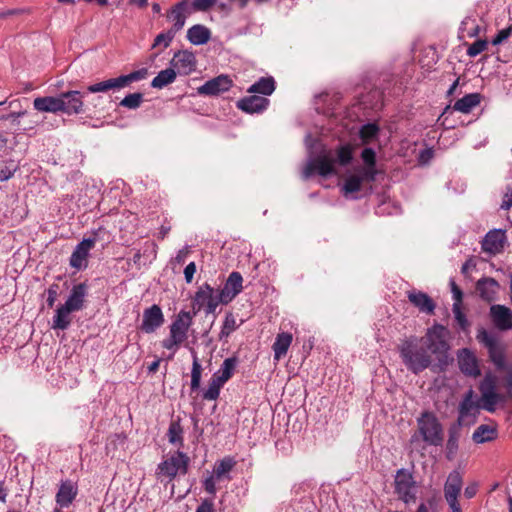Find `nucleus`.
<instances>
[{
    "mask_svg": "<svg viewBox=\"0 0 512 512\" xmlns=\"http://www.w3.org/2000/svg\"><path fill=\"white\" fill-rule=\"evenodd\" d=\"M19 169V164L13 159H7L0 163V181L12 178Z\"/></svg>",
    "mask_w": 512,
    "mask_h": 512,
    "instance_id": "obj_43",
    "label": "nucleus"
},
{
    "mask_svg": "<svg viewBox=\"0 0 512 512\" xmlns=\"http://www.w3.org/2000/svg\"><path fill=\"white\" fill-rule=\"evenodd\" d=\"M238 328L236 319L232 313H227L220 331V338L228 337Z\"/></svg>",
    "mask_w": 512,
    "mask_h": 512,
    "instance_id": "obj_46",
    "label": "nucleus"
},
{
    "mask_svg": "<svg viewBox=\"0 0 512 512\" xmlns=\"http://www.w3.org/2000/svg\"><path fill=\"white\" fill-rule=\"evenodd\" d=\"M512 35V29L510 27L506 28V29H502L498 32V34L493 38V40L491 41V43L493 45H499L501 44L503 41H505L509 36Z\"/></svg>",
    "mask_w": 512,
    "mask_h": 512,
    "instance_id": "obj_55",
    "label": "nucleus"
},
{
    "mask_svg": "<svg viewBox=\"0 0 512 512\" xmlns=\"http://www.w3.org/2000/svg\"><path fill=\"white\" fill-rule=\"evenodd\" d=\"M195 512H215L213 499L205 498L197 506Z\"/></svg>",
    "mask_w": 512,
    "mask_h": 512,
    "instance_id": "obj_54",
    "label": "nucleus"
},
{
    "mask_svg": "<svg viewBox=\"0 0 512 512\" xmlns=\"http://www.w3.org/2000/svg\"><path fill=\"white\" fill-rule=\"evenodd\" d=\"M195 272H196V265H195L194 262L189 263L185 267V269H184V276H185V280H186V282L188 284L191 283Z\"/></svg>",
    "mask_w": 512,
    "mask_h": 512,
    "instance_id": "obj_60",
    "label": "nucleus"
},
{
    "mask_svg": "<svg viewBox=\"0 0 512 512\" xmlns=\"http://www.w3.org/2000/svg\"><path fill=\"white\" fill-rule=\"evenodd\" d=\"M232 86V80L227 75L217 76L197 88L200 95L216 96L228 91Z\"/></svg>",
    "mask_w": 512,
    "mask_h": 512,
    "instance_id": "obj_17",
    "label": "nucleus"
},
{
    "mask_svg": "<svg viewBox=\"0 0 512 512\" xmlns=\"http://www.w3.org/2000/svg\"><path fill=\"white\" fill-rule=\"evenodd\" d=\"M477 340L487 349L490 361L499 371L506 369V344L494 332L484 328L478 330Z\"/></svg>",
    "mask_w": 512,
    "mask_h": 512,
    "instance_id": "obj_5",
    "label": "nucleus"
},
{
    "mask_svg": "<svg viewBox=\"0 0 512 512\" xmlns=\"http://www.w3.org/2000/svg\"><path fill=\"white\" fill-rule=\"evenodd\" d=\"M512 206V186L506 187V192L503 197L501 208L508 210Z\"/></svg>",
    "mask_w": 512,
    "mask_h": 512,
    "instance_id": "obj_59",
    "label": "nucleus"
},
{
    "mask_svg": "<svg viewBox=\"0 0 512 512\" xmlns=\"http://www.w3.org/2000/svg\"><path fill=\"white\" fill-rule=\"evenodd\" d=\"M175 35L176 34L170 29L166 32L158 34L154 39L152 47L155 48L157 46L163 45V48H167L174 39Z\"/></svg>",
    "mask_w": 512,
    "mask_h": 512,
    "instance_id": "obj_47",
    "label": "nucleus"
},
{
    "mask_svg": "<svg viewBox=\"0 0 512 512\" xmlns=\"http://www.w3.org/2000/svg\"><path fill=\"white\" fill-rule=\"evenodd\" d=\"M293 336L289 332H281L277 334L276 339L272 345L274 352V359L279 361L287 354V351L292 343Z\"/></svg>",
    "mask_w": 512,
    "mask_h": 512,
    "instance_id": "obj_29",
    "label": "nucleus"
},
{
    "mask_svg": "<svg viewBox=\"0 0 512 512\" xmlns=\"http://www.w3.org/2000/svg\"><path fill=\"white\" fill-rule=\"evenodd\" d=\"M177 72L172 68L164 69L160 71L156 77L151 82V86L153 88L162 89L165 86L173 83L176 79Z\"/></svg>",
    "mask_w": 512,
    "mask_h": 512,
    "instance_id": "obj_39",
    "label": "nucleus"
},
{
    "mask_svg": "<svg viewBox=\"0 0 512 512\" xmlns=\"http://www.w3.org/2000/svg\"><path fill=\"white\" fill-rule=\"evenodd\" d=\"M78 494V485L72 480H63L60 482L55 501L60 508L69 507Z\"/></svg>",
    "mask_w": 512,
    "mask_h": 512,
    "instance_id": "obj_19",
    "label": "nucleus"
},
{
    "mask_svg": "<svg viewBox=\"0 0 512 512\" xmlns=\"http://www.w3.org/2000/svg\"><path fill=\"white\" fill-rule=\"evenodd\" d=\"M85 290H72L70 296L64 304H61L56 310L52 319V329L66 330L72 323L71 314L81 311L85 307Z\"/></svg>",
    "mask_w": 512,
    "mask_h": 512,
    "instance_id": "obj_3",
    "label": "nucleus"
},
{
    "mask_svg": "<svg viewBox=\"0 0 512 512\" xmlns=\"http://www.w3.org/2000/svg\"><path fill=\"white\" fill-rule=\"evenodd\" d=\"M394 482L395 492L400 500L406 504L416 501L415 482L411 473L405 469L398 470Z\"/></svg>",
    "mask_w": 512,
    "mask_h": 512,
    "instance_id": "obj_10",
    "label": "nucleus"
},
{
    "mask_svg": "<svg viewBox=\"0 0 512 512\" xmlns=\"http://www.w3.org/2000/svg\"><path fill=\"white\" fill-rule=\"evenodd\" d=\"M182 342L184 341L180 337H173L170 334L167 339L162 341V347L168 350H175Z\"/></svg>",
    "mask_w": 512,
    "mask_h": 512,
    "instance_id": "obj_53",
    "label": "nucleus"
},
{
    "mask_svg": "<svg viewBox=\"0 0 512 512\" xmlns=\"http://www.w3.org/2000/svg\"><path fill=\"white\" fill-rule=\"evenodd\" d=\"M192 324V315L187 311H180L170 325V334L180 337L183 341L187 338V332Z\"/></svg>",
    "mask_w": 512,
    "mask_h": 512,
    "instance_id": "obj_24",
    "label": "nucleus"
},
{
    "mask_svg": "<svg viewBox=\"0 0 512 512\" xmlns=\"http://www.w3.org/2000/svg\"><path fill=\"white\" fill-rule=\"evenodd\" d=\"M379 133V126L375 123H368L361 127L359 135L363 143L367 144Z\"/></svg>",
    "mask_w": 512,
    "mask_h": 512,
    "instance_id": "obj_44",
    "label": "nucleus"
},
{
    "mask_svg": "<svg viewBox=\"0 0 512 512\" xmlns=\"http://www.w3.org/2000/svg\"><path fill=\"white\" fill-rule=\"evenodd\" d=\"M125 440L126 437L124 435L119 433L113 434L109 437L106 448L109 450L110 447L113 446V449H115L118 443L123 445L125 443Z\"/></svg>",
    "mask_w": 512,
    "mask_h": 512,
    "instance_id": "obj_57",
    "label": "nucleus"
},
{
    "mask_svg": "<svg viewBox=\"0 0 512 512\" xmlns=\"http://www.w3.org/2000/svg\"><path fill=\"white\" fill-rule=\"evenodd\" d=\"M445 500L447 501L451 510L461 508L460 503L458 501V497H448L445 498Z\"/></svg>",
    "mask_w": 512,
    "mask_h": 512,
    "instance_id": "obj_64",
    "label": "nucleus"
},
{
    "mask_svg": "<svg viewBox=\"0 0 512 512\" xmlns=\"http://www.w3.org/2000/svg\"><path fill=\"white\" fill-rule=\"evenodd\" d=\"M447 336L448 330L443 325L435 324L427 330L425 337H422L428 352L437 355L440 361L447 358L450 349Z\"/></svg>",
    "mask_w": 512,
    "mask_h": 512,
    "instance_id": "obj_8",
    "label": "nucleus"
},
{
    "mask_svg": "<svg viewBox=\"0 0 512 512\" xmlns=\"http://www.w3.org/2000/svg\"><path fill=\"white\" fill-rule=\"evenodd\" d=\"M337 159L343 166L350 163L352 160V149L349 145L341 146L337 150Z\"/></svg>",
    "mask_w": 512,
    "mask_h": 512,
    "instance_id": "obj_49",
    "label": "nucleus"
},
{
    "mask_svg": "<svg viewBox=\"0 0 512 512\" xmlns=\"http://www.w3.org/2000/svg\"><path fill=\"white\" fill-rule=\"evenodd\" d=\"M505 232L501 229L489 231L482 241V249L490 254H498L504 249Z\"/></svg>",
    "mask_w": 512,
    "mask_h": 512,
    "instance_id": "obj_20",
    "label": "nucleus"
},
{
    "mask_svg": "<svg viewBox=\"0 0 512 512\" xmlns=\"http://www.w3.org/2000/svg\"><path fill=\"white\" fill-rule=\"evenodd\" d=\"M218 297H221L222 304H228L232 301L242 290H215Z\"/></svg>",
    "mask_w": 512,
    "mask_h": 512,
    "instance_id": "obj_52",
    "label": "nucleus"
},
{
    "mask_svg": "<svg viewBox=\"0 0 512 512\" xmlns=\"http://www.w3.org/2000/svg\"><path fill=\"white\" fill-rule=\"evenodd\" d=\"M463 486V477L458 470L449 473L444 484V497H458Z\"/></svg>",
    "mask_w": 512,
    "mask_h": 512,
    "instance_id": "obj_26",
    "label": "nucleus"
},
{
    "mask_svg": "<svg viewBox=\"0 0 512 512\" xmlns=\"http://www.w3.org/2000/svg\"><path fill=\"white\" fill-rule=\"evenodd\" d=\"M147 76V68H141L126 75H120L116 78H109L104 81L89 85L87 87V91L90 93H105L111 90L118 91L129 86L133 82L145 79Z\"/></svg>",
    "mask_w": 512,
    "mask_h": 512,
    "instance_id": "obj_7",
    "label": "nucleus"
},
{
    "mask_svg": "<svg viewBox=\"0 0 512 512\" xmlns=\"http://www.w3.org/2000/svg\"><path fill=\"white\" fill-rule=\"evenodd\" d=\"M361 158L365 163V167L359 169L364 172V177L367 178L368 182H373L376 179V153L372 148H365L361 153Z\"/></svg>",
    "mask_w": 512,
    "mask_h": 512,
    "instance_id": "obj_27",
    "label": "nucleus"
},
{
    "mask_svg": "<svg viewBox=\"0 0 512 512\" xmlns=\"http://www.w3.org/2000/svg\"><path fill=\"white\" fill-rule=\"evenodd\" d=\"M57 300V290H48L47 306L52 308Z\"/></svg>",
    "mask_w": 512,
    "mask_h": 512,
    "instance_id": "obj_63",
    "label": "nucleus"
},
{
    "mask_svg": "<svg viewBox=\"0 0 512 512\" xmlns=\"http://www.w3.org/2000/svg\"><path fill=\"white\" fill-rule=\"evenodd\" d=\"M184 430L181 425V418L177 417L176 419H172L169 428L167 431V437L170 444L178 446V448H182L184 446Z\"/></svg>",
    "mask_w": 512,
    "mask_h": 512,
    "instance_id": "obj_32",
    "label": "nucleus"
},
{
    "mask_svg": "<svg viewBox=\"0 0 512 512\" xmlns=\"http://www.w3.org/2000/svg\"><path fill=\"white\" fill-rule=\"evenodd\" d=\"M96 241V237L85 238L79 244H77L71 254L69 261L72 268L81 270L87 267L89 252L94 248Z\"/></svg>",
    "mask_w": 512,
    "mask_h": 512,
    "instance_id": "obj_13",
    "label": "nucleus"
},
{
    "mask_svg": "<svg viewBox=\"0 0 512 512\" xmlns=\"http://www.w3.org/2000/svg\"><path fill=\"white\" fill-rule=\"evenodd\" d=\"M238 364L237 357L226 358L215 373L226 382L233 376Z\"/></svg>",
    "mask_w": 512,
    "mask_h": 512,
    "instance_id": "obj_42",
    "label": "nucleus"
},
{
    "mask_svg": "<svg viewBox=\"0 0 512 512\" xmlns=\"http://www.w3.org/2000/svg\"><path fill=\"white\" fill-rule=\"evenodd\" d=\"M400 358L406 368L413 374H419L432 363V358L423 344V338L411 336L398 346Z\"/></svg>",
    "mask_w": 512,
    "mask_h": 512,
    "instance_id": "obj_1",
    "label": "nucleus"
},
{
    "mask_svg": "<svg viewBox=\"0 0 512 512\" xmlns=\"http://www.w3.org/2000/svg\"><path fill=\"white\" fill-rule=\"evenodd\" d=\"M215 290H197L194 297V309H204L206 314H213L216 308L222 304L221 297L214 294Z\"/></svg>",
    "mask_w": 512,
    "mask_h": 512,
    "instance_id": "obj_14",
    "label": "nucleus"
},
{
    "mask_svg": "<svg viewBox=\"0 0 512 512\" xmlns=\"http://www.w3.org/2000/svg\"><path fill=\"white\" fill-rule=\"evenodd\" d=\"M503 385L506 389L505 394L497 392V379L492 373H486L479 384L481 394V407L488 412H494L500 402H506L512 399V369L503 379Z\"/></svg>",
    "mask_w": 512,
    "mask_h": 512,
    "instance_id": "obj_2",
    "label": "nucleus"
},
{
    "mask_svg": "<svg viewBox=\"0 0 512 512\" xmlns=\"http://www.w3.org/2000/svg\"><path fill=\"white\" fill-rule=\"evenodd\" d=\"M143 102V94L140 92L126 95L119 103L120 106L128 109H137Z\"/></svg>",
    "mask_w": 512,
    "mask_h": 512,
    "instance_id": "obj_45",
    "label": "nucleus"
},
{
    "mask_svg": "<svg viewBox=\"0 0 512 512\" xmlns=\"http://www.w3.org/2000/svg\"><path fill=\"white\" fill-rule=\"evenodd\" d=\"M481 102V95L479 93H470L457 100L453 105V110L467 114L472 111L473 108L478 106Z\"/></svg>",
    "mask_w": 512,
    "mask_h": 512,
    "instance_id": "obj_33",
    "label": "nucleus"
},
{
    "mask_svg": "<svg viewBox=\"0 0 512 512\" xmlns=\"http://www.w3.org/2000/svg\"><path fill=\"white\" fill-rule=\"evenodd\" d=\"M458 365L460 371L470 377H478L481 374L478 359L468 348H463L458 352Z\"/></svg>",
    "mask_w": 512,
    "mask_h": 512,
    "instance_id": "obj_16",
    "label": "nucleus"
},
{
    "mask_svg": "<svg viewBox=\"0 0 512 512\" xmlns=\"http://www.w3.org/2000/svg\"><path fill=\"white\" fill-rule=\"evenodd\" d=\"M478 408L479 406L473 400V391L469 390L459 404V415L456 422H460L463 425L464 419L475 415Z\"/></svg>",
    "mask_w": 512,
    "mask_h": 512,
    "instance_id": "obj_30",
    "label": "nucleus"
},
{
    "mask_svg": "<svg viewBox=\"0 0 512 512\" xmlns=\"http://www.w3.org/2000/svg\"><path fill=\"white\" fill-rule=\"evenodd\" d=\"M164 323V316L161 308L154 304L143 312V319L140 329L145 333L155 332Z\"/></svg>",
    "mask_w": 512,
    "mask_h": 512,
    "instance_id": "obj_18",
    "label": "nucleus"
},
{
    "mask_svg": "<svg viewBox=\"0 0 512 512\" xmlns=\"http://www.w3.org/2000/svg\"><path fill=\"white\" fill-rule=\"evenodd\" d=\"M217 0H190L191 12L201 11L206 12L211 9Z\"/></svg>",
    "mask_w": 512,
    "mask_h": 512,
    "instance_id": "obj_48",
    "label": "nucleus"
},
{
    "mask_svg": "<svg viewBox=\"0 0 512 512\" xmlns=\"http://www.w3.org/2000/svg\"><path fill=\"white\" fill-rule=\"evenodd\" d=\"M335 159L330 153H324L310 160L303 170V178L308 179L314 173L322 177L336 174Z\"/></svg>",
    "mask_w": 512,
    "mask_h": 512,
    "instance_id": "obj_9",
    "label": "nucleus"
},
{
    "mask_svg": "<svg viewBox=\"0 0 512 512\" xmlns=\"http://www.w3.org/2000/svg\"><path fill=\"white\" fill-rule=\"evenodd\" d=\"M477 492H478V483L472 482L466 486V488L464 490V496L468 499H471L476 496Z\"/></svg>",
    "mask_w": 512,
    "mask_h": 512,
    "instance_id": "obj_61",
    "label": "nucleus"
},
{
    "mask_svg": "<svg viewBox=\"0 0 512 512\" xmlns=\"http://www.w3.org/2000/svg\"><path fill=\"white\" fill-rule=\"evenodd\" d=\"M487 41L483 39H479L472 43L467 49V54L470 57H476L480 53H482L487 48Z\"/></svg>",
    "mask_w": 512,
    "mask_h": 512,
    "instance_id": "obj_50",
    "label": "nucleus"
},
{
    "mask_svg": "<svg viewBox=\"0 0 512 512\" xmlns=\"http://www.w3.org/2000/svg\"><path fill=\"white\" fill-rule=\"evenodd\" d=\"M61 112L67 115L80 114L84 111V94L78 90H69L59 94Z\"/></svg>",
    "mask_w": 512,
    "mask_h": 512,
    "instance_id": "obj_12",
    "label": "nucleus"
},
{
    "mask_svg": "<svg viewBox=\"0 0 512 512\" xmlns=\"http://www.w3.org/2000/svg\"><path fill=\"white\" fill-rule=\"evenodd\" d=\"M211 38V31L204 25L196 24L187 31V39L193 45L206 44Z\"/></svg>",
    "mask_w": 512,
    "mask_h": 512,
    "instance_id": "obj_31",
    "label": "nucleus"
},
{
    "mask_svg": "<svg viewBox=\"0 0 512 512\" xmlns=\"http://www.w3.org/2000/svg\"><path fill=\"white\" fill-rule=\"evenodd\" d=\"M498 437V430L496 426L481 424L479 425L472 434V440L476 444H483L491 442Z\"/></svg>",
    "mask_w": 512,
    "mask_h": 512,
    "instance_id": "obj_28",
    "label": "nucleus"
},
{
    "mask_svg": "<svg viewBox=\"0 0 512 512\" xmlns=\"http://www.w3.org/2000/svg\"><path fill=\"white\" fill-rule=\"evenodd\" d=\"M494 325L500 330L512 329V311L502 305H493L490 309Z\"/></svg>",
    "mask_w": 512,
    "mask_h": 512,
    "instance_id": "obj_23",
    "label": "nucleus"
},
{
    "mask_svg": "<svg viewBox=\"0 0 512 512\" xmlns=\"http://www.w3.org/2000/svg\"><path fill=\"white\" fill-rule=\"evenodd\" d=\"M236 465V461L231 456H226L220 461L216 462L213 470V474L215 475V478L217 480L222 479L223 477H226L230 480V477L227 476V474L234 468Z\"/></svg>",
    "mask_w": 512,
    "mask_h": 512,
    "instance_id": "obj_40",
    "label": "nucleus"
},
{
    "mask_svg": "<svg viewBox=\"0 0 512 512\" xmlns=\"http://www.w3.org/2000/svg\"><path fill=\"white\" fill-rule=\"evenodd\" d=\"M237 107L246 113H260L269 105V100L262 96L251 95L237 101Z\"/></svg>",
    "mask_w": 512,
    "mask_h": 512,
    "instance_id": "obj_22",
    "label": "nucleus"
},
{
    "mask_svg": "<svg viewBox=\"0 0 512 512\" xmlns=\"http://www.w3.org/2000/svg\"><path fill=\"white\" fill-rule=\"evenodd\" d=\"M452 292H453V299H454L453 313L455 316V320H456L457 324L459 325V327L463 331H466L469 327V322H468L464 312L462 311V307H461L462 296H463L462 290H452Z\"/></svg>",
    "mask_w": 512,
    "mask_h": 512,
    "instance_id": "obj_34",
    "label": "nucleus"
},
{
    "mask_svg": "<svg viewBox=\"0 0 512 512\" xmlns=\"http://www.w3.org/2000/svg\"><path fill=\"white\" fill-rule=\"evenodd\" d=\"M33 107L39 112L58 113L61 112L60 95L37 97L33 101Z\"/></svg>",
    "mask_w": 512,
    "mask_h": 512,
    "instance_id": "obj_25",
    "label": "nucleus"
},
{
    "mask_svg": "<svg viewBox=\"0 0 512 512\" xmlns=\"http://www.w3.org/2000/svg\"><path fill=\"white\" fill-rule=\"evenodd\" d=\"M462 424L460 422L452 423L448 428V439L445 447V457L452 461L455 459L459 450V440L462 434Z\"/></svg>",
    "mask_w": 512,
    "mask_h": 512,
    "instance_id": "obj_21",
    "label": "nucleus"
},
{
    "mask_svg": "<svg viewBox=\"0 0 512 512\" xmlns=\"http://www.w3.org/2000/svg\"><path fill=\"white\" fill-rule=\"evenodd\" d=\"M190 14H192L190 9V0H181L174 4L166 14L167 19L173 23L170 30L175 34L182 30L186 19Z\"/></svg>",
    "mask_w": 512,
    "mask_h": 512,
    "instance_id": "obj_11",
    "label": "nucleus"
},
{
    "mask_svg": "<svg viewBox=\"0 0 512 512\" xmlns=\"http://www.w3.org/2000/svg\"><path fill=\"white\" fill-rule=\"evenodd\" d=\"M192 369H191V383L190 389L191 392H195L200 388L201 375H202V366L199 362L197 353L192 350Z\"/></svg>",
    "mask_w": 512,
    "mask_h": 512,
    "instance_id": "obj_41",
    "label": "nucleus"
},
{
    "mask_svg": "<svg viewBox=\"0 0 512 512\" xmlns=\"http://www.w3.org/2000/svg\"><path fill=\"white\" fill-rule=\"evenodd\" d=\"M189 465V456L178 449L157 465L155 476L160 482H171L177 475H186Z\"/></svg>",
    "mask_w": 512,
    "mask_h": 512,
    "instance_id": "obj_4",
    "label": "nucleus"
},
{
    "mask_svg": "<svg viewBox=\"0 0 512 512\" xmlns=\"http://www.w3.org/2000/svg\"><path fill=\"white\" fill-rule=\"evenodd\" d=\"M498 283L493 278L483 277L477 280L476 288H495Z\"/></svg>",
    "mask_w": 512,
    "mask_h": 512,
    "instance_id": "obj_58",
    "label": "nucleus"
},
{
    "mask_svg": "<svg viewBox=\"0 0 512 512\" xmlns=\"http://www.w3.org/2000/svg\"><path fill=\"white\" fill-rule=\"evenodd\" d=\"M275 90V81L273 77H261L257 82L251 85L248 93H259L262 95H271Z\"/></svg>",
    "mask_w": 512,
    "mask_h": 512,
    "instance_id": "obj_38",
    "label": "nucleus"
},
{
    "mask_svg": "<svg viewBox=\"0 0 512 512\" xmlns=\"http://www.w3.org/2000/svg\"><path fill=\"white\" fill-rule=\"evenodd\" d=\"M243 278L239 272H232L228 276L224 288H243Z\"/></svg>",
    "mask_w": 512,
    "mask_h": 512,
    "instance_id": "obj_51",
    "label": "nucleus"
},
{
    "mask_svg": "<svg viewBox=\"0 0 512 512\" xmlns=\"http://www.w3.org/2000/svg\"><path fill=\"white\" fill-rule=\"evenodd\" d=\"M417 427L419 434L426 444L436 447L443 444V426L433 412H422L417 418Z\"/></svg>",
    "mask_w": 512,
    "mask_h": 512,
    "instance_id": "obj_6",
    "label": "nucleus"
},
{
    "mask_svg": "<svg viewBox=\"0 0 512 512\" xmlns=\"http://www.w3.org/2000/svg\"><path fill=\"white\" fill-rule=\"evenodd\" d=\"M364 181H367V178L364 177V172L360 170L357 174L349 176L342 186L343 195L348 197L356 192H359Z\"/></svg>",
    "mask_w": 512,
    "mask_h": 512,
    "instance_id": "obj_36",
    "label": "nucleus"
},
{
    "mask_svg": "<svg viewBox=\"0 0 512 512\" xmlns=\"http://www.w3.org/2000/svg\"><path fill=\"white\" fill-rule=\"evenodd\" d=\"M408 298L416 307L419 308L420 311L426 313H433L435 304L433 300L425 293L419 292H409Z\"/></svg>",
    "mask_w": 512,
    "mask_h": 512,
    "instance_id": "obj_35",
    "label": "nucleus"
},
{
    "mask_svg": "<svg viewBox=\"0 0 512 512\" xmlns=\"http://www.w3.org/2000/svg\"><path fill=\"white\" fill-rule=\"evenodd\" d=\"M215 475H210L208 476L204 481H203V487L205 489V491L211 495H215L216 494V484H215Z\"/></svg>",
    "mask_w": 512,
    "mask_h": 512,
    "instance_id": "obj_56",
    "label": "nucleus"
},
{
    "mask_svg": "<svg viewBox=\"0 0 512 512\" xmlns=\"http://www.w3.org/2000/svg\"><path fill=\"white\" fill-rule=\"evenodd\" d=\"M476 267V260L474 258L468 259L462 266V273L466 276L470 269H474Z\"/></svg>",
    "mask_w": 512,
    "mask_h": 512,
    "instance_id": "obj_62",
    "label": "nucleus"
},
{
    "mask_svg": "<svg viewBox=\"0 0 512 512\" xmlns=\"http://www.w3.org/2000/svg\"><path fill=\"white\" fill-rule=\"evenodd\" d=\"M225 383V380L214 373L209 381L208 388L203 391L202 398L208 401L218 399L220 390Z\"/></svg>",
    "mask_w": 512,
    "mask_h": 512,
    "instance_id": "obj_37",
    "label": "nucleus"
},
{
    "mask_svg": "<svg viewBox=\"0 0 512 512\" xmlns=\"http://www.w3.org/2000/svg\"><path fill=\"white\" fill-rule=\"evenodd\" d=\"M170 65L178 74L189 75L196 69V58L190 51H178L174 54Z\"/></svg>",
    "mask_w": 512,
    "mask_h": 512,
    "instance_id": "obj_15",
    "label": "nucleus"
}]
</instances>
